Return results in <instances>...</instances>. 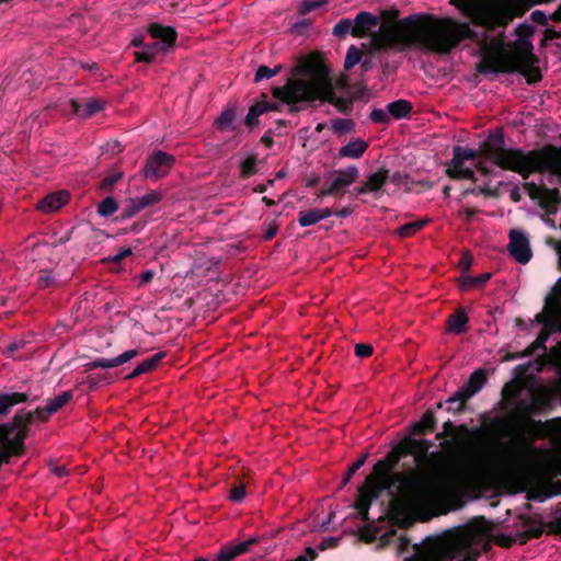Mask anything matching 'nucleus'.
Wrapping results in <instances>:
<instances>
[{
    "instance_id": "nucleus-1",
    "label": "nucleus",
    "mask_w": 561,
    "mask_h": 561,
    "mask_svg": "<svg viewBox=\"0 0 561 561\" xmlns=\"http://www.w3.org/2000/svg\"><path fill=\"white\" fill-rule=\"evenodd\" d=\"M397 7L382 9L379 30L373 34L376 49L403 51L412 46L447 55L463 39H478V33L468 23L453 18L437 19L431 14H411L399 20Z\"/></svg>"
},
{
    "instance_id": "nucleus-2",
    "label": "nucleus",
    "mask_w": 561,
    "mask_h": 561,
    "mask_svg": "<svg viewBox=\"0 0 561 561\" xmlns=\"http://www.w3.org/2000/svg\"><path fill=\"white\" fill-rule=\"evenodd\" d=\"M479 157L491 161L502 170L518 173L524 180H527L533 172H542L545 169L553 172L561 170V154L552 145L527 152L520 148H506L502 129L491 131L479 144L478 149L455 146L450 162L451 165L461 167L466 160H476Z\"/></svg>"
},
{
    "instance_id": "nucleus-3",
    "label": "nucleus",
    "mask_w": 561,
    "mask_h": 561,
    "mask_svg": "<svg viewBox=\"0 0 561 561\" xmlns=\"http://www.w3.org/2000/svg\"><path fill=\"white\" fill-rule=\"evenodd\" d=\"M400 460L397 453L391 449L385 458L374 465L371 474L367 476L365 481L369 485H388L387 491L399 483L400 492L411 503L417 508L427 511L426 517L422 518L423 522L432 516L447 513L448 508H440L444 504L438 485V470L431 469L424 472L415 469L408 473L393 472Z\"/></svg>"
},
{
    "instance_id": "nucleus-4",
    "label": "nucleus",
    "mask_w": 561,
    "mask_h": 561,
    "mask_svg": "<svg viewBox=\"0 0 561 561\" xmlns=\"http://www.w3.org/2000/svg\"><path fill=\"white\" fill-rule=\"evenodd\" d=\"M502 463L518 491L527 492L528 500L543 502L561 495V481L557 479L561 470L553 466L531 465L526 449L505 445Z\"/></svg>"
},
{
    "instance_id": "nucleus-5",
    "label": "nucleus",
    "mask_w": 561,
    "mask_h": 561,
    "mask_svg": "<svg viewBox=\"0 0 561 561\" xmlns=\"http://www.w3.org/2000/svg\"><path fill=\"white\" fill-rule=\"evenodd\" d=\"M481 540V531L472 524L456 526L413 545V554L403 561H477Z\"/></svg>"
},
{
    "instance_id": "nucleus-6",
    "label": "nucleus",
    "mask_w": 561,
    "mask_h": 561,
    "mask_svg": "<svg viewBox=\"0 0 561 561\" xmlns=\"http://www.w3.org/2000/svg\"><path fill=\"white\" fill-rule=\"evenodd\" d=\"M518 39L513 49L503 50L492 57L485 68L491 72L519 73L524 76L528 84H535L542 79L539 58L534 54L533 43L528 39L534 34V27L529 24H519L516 28Z\"/></svg>"
},
{
    "instance_id": "nucleus-7",
    "label": "nucleus",
    "mask_w": 561,
    "mask_h": 561,
    "mask_svg": "<svg viewBox=\"0 0 561 561\" xmlns=\"http://www.w3.org/2000/svg\"><path fill=\"white\" fill-rule=\"evenodd\" d=\"M293 75L313 78L314 89L305 94L306 99H317L322 102H328L334 105L336 110L344 115L352 113L354 98L336 95L329 70L323 64L309 59L301 60L293 69Z\"/></svg>"
},
{
    "instance_id": "nucleus-8",
    "label": "nucleus",
    "mask_w": 561,
    "mask_h": 561,
    "mask_svg": "<svg viewBox=\"0 0 561 561\" xmlns=\"http://www.w3.org/2000/svg\"><path fill=\"white\" fill-rule=\"evenodd\" d=\"M535 323L542 325L535 341H533L519 357L533 356L538 350L546 351V343L554 332H561V302L554 296H547L541 312L534 319Z\"/></svg>"
},
{
    "instance_id": "nucleus-9",
    "label": "nucleus",
    "mask_w": 561,
    "mask_h": 561,
    "mask_svg": "<svg viewBox=\"0 0 561 561\" xmlns=\"http://www.w3.org/2000/svg\"><path fill=\"white\" fill-rule=\"evenodd\" d=\"M314 89L313 78H288L282 87H275L272 94L275 99L289 105L288 112L294 114L302 110L299 102L317 101V99H306L305 94Z\"/></svg>"
},
{
    "instance_id": "nucleus-10",
    "label": "nucleus",
    "mask_w": 561,
    "mask_h": 561,
    "mask_svg": "<svg viewBox=\"0 0 561 561\" xmlns=\"http://www.w3.org/2000/svg\"><path fill=\"white\" fill-rule=\"evenodd\" d=\"M33 423V413H16L10 422L0 425V440L10 444L23 454L27 427Z\"/></svg>"
},
{
    "instance_id": "nucleus-11",
    "label": "nucleus",
    "mask_w": 561,
    "mask_h": 561,
    "mask_svg": "<svg viewBox=\"0 0 561 561\" xmlns=\"http://www.w3.org/2000/svg\"><path fill=\"white\" fill-rule=\"evenodd\" d=\"M360 537L364 541L377 542V549L393 547L398 553L407 551L410 541L397 529L392 528L380 534V529L374 525H366L360 529Z\"/></svg>"
},
{
    "instance_id": "nucleus-12",
    "label": "nucleus",
    "mask_w": 561,
    "mask_h": 561,
    "mask_svg": "<svg viewBox=\"0 0 561 561\" xmlns=\"http://www.w3.org/2000/svg\"><path fill=\"white\" fill-rule=\"evenodd\" d=\"M147 32L153 39V48L159 53L165 54L174 48L178 39V32L173 26L151 22L147 26Z\"/></svg>"
},
{
    "instance_id": "nucleus-13",
    "label": "nucleus",
    "mask_w": 561,
    "mask_h": 561,
    "mask_svg": "<svg viewBox=\"0 0 561 561\" xmlns=\"http://www.w3.org/2000/svg\"><path fill=\"white\" fill-rule=\"evenodd\" d=\"M175 161L174 156L158 150L152 156L148 157L144 168V175L147 179L156 180L164 178L175 164Z\"/></svg>"
},
{
    "instance_id": "nucleus-14",
    "label": "nucleus",
    "mask_w": 561,
    "mask_h": 561,
    "mask_svg": "<svg viewBox=\"0 0 561 561\" xmlns=\"http://www.w3.org/2000/svg\"><path fill=\"white\" fill-rule=\"evenodd\" d=\"M387 490L388 485H369L366 481L358 488V496L354 507L358 511L359 518L363 522L369 520V508L373 501L377 500Z\"/></svg>"
},
{
    "instance_id": "nucleus-15",
    "label": "nucleus",
    "mask_w": 561,
    "mask_h": 561,
    "mask_svg": "<svg viewBox=\"0 0 561 561\" xmlns=\"http://www.w3.org/2000/svg\"><path fill=\"white\" fill-rule=\"evenodd\" d=\"M486 370L477 369L470 376L467 382L460 387L451 397L450 401H460L459 408L463 405L465 401H469L474 394H477L486 383Z\"/></svg>"
},
{
    "instance_id": "nucleus-16",
    "label": "nucleus",
    "mask_w": 561,
    "mask_h": 561,
    "mask_svg": "<svg viewBox=\"0 0 561 561\" xmlns=\"http://www.w3.org/2000/svg\"><path fill=\"white\" fill-rule=\"evenodd\" d=\"M508 252L510 255L520 264H526L530 261L533 252L530 249L529 240L519 230L512 229L508 234Z\"/></svg>"
},
{
    "instance_id": "nucleus-17",
    "label": "nucleus",
    "mask_w": 561,
    "mask_h": 561,
    "mask_svg": "<svg viewBox=\"0 0 561 561\" xmlns=\"http://www.w3.org/2000/svg\"><path fill=\"white\" fill-rule=\"evenodd\" d=\"M359 176V170L356 165H350L345 169L334 170L325 180L337 196H343L346 188L352 185Z\"/></svg>"
},
{
    "instance_id": "nucleus-18",
    "label": "nucleus",
    "mask_w": 561,
    "mask_h": 561,
    "mask_svg": "<svg viewBox=\"0 0 561 561\" xmlns=\"http://www.w3.org/2000/svg\"><path fill=\"white\" fill-rule=\"evenodd\" d=\"M354 22L353 37L364 38L371 36L373 30L379 25V18L367 11H360L356 14Z\"/></svg>"
},
{
    "instance_id": "nucleus-19",
    "label": "nucleus",
    "mask_w": 561,
    "mask_h": 561,
    "mask_svg": "<svg viewBox=\"0 0 561 561\" xmlns=\"http://www.w3.org/2000/svg\"><path fill=\"white\" fill-rule=\"evenodd\" d=\"M410 446L412 449V456H414V460L417 466L423 465L426 460L436 462L442 459V455L439 453H428L430 449L434 446L431 440L424 438L416 439L411 437Z\"/></svg>"
},
{
    "instance_id": "nucleus-20",
    "label": "nucleus",
    "mask_w": 561,
    "mask_h": 561,
    "mask_svg": "<svg viewBox=\"0 0 561 561\" xmlns=\"http://www.w3.org/2000/svg\"><path fill=\"white\" fill-rule=\"evenodd\" d=\"M139 354H140V352L137 348L128 350L113 358H98L95 360H92V362L85 364L84 367H85L87 371L93 370L96 368H104V369L114 368V367H118V366L129 362L130 359L137 357Z\"/></svg>"
},
{
    "instance_id": "nucleus-21",
    "label": "nucleus",
    "mask_w": 561,
    "mask_h": 561,
    "mask_svg": "<svg viewBox=\"0 0 561 561\" xmlns=\"http://www.w3.org/2000/svg\"><path fill=\"white\" fill-rule=\"evenodd\" d=\"M260 537H251L237 545H226L217 553L216 561H232L238 556L248 552L252 546L260 542Z\"/></svg>"
},
{
    "instance_id": "nucleus-22",
    "label": "nucleus",
    "mask_w": 561,
    "mask_h": 561,
    "mask_svg": "<svg viewBox=\"0 0 561 561\" xmlns=\"http://www.w3.org/2000/svg\"><path fill=\"white\" fill-rule=\"evenodd\" d=\"M105 103L100 99H87L83 101L71 99L70 107L81 118H89L104 108Z\"/></svg>"
},
{
    "instance_id": "nucleus-23",
    "label": "nucleus",
    "mask_w": 561,
    "mask_h": 561,
    "mask_svg": "<svg viewBox=\"0 0 561 561\" xmlns=\"http://www.w3.org/2000/svg\"><path fill=\"white\" fill-rule=\"evenodd\" d=\"M443 432H446L448 436H453L451 440L444 442L442 446L448 448L449 446L461 445L471 434L470 428L466 424L455 426L454 423L448 420L443 424Z\"/></svg>"
},
{
    "instance_id": "nucleus-24",
    "label": "nucleus",
    "mask_w": 561,
    "mask_h": 561,
    "mask_svg": "<svg viewBox=\"0 0 561 561\" xmlns=\"http://www.w3.org/2000/svg\"><path fill=\"white\" fill-rule=\"evenodd\" d=\"M69 201V193L59 191L50 193L37 203V209L42 213H54L61 208Z\"/></svg>"
},
{
    "instance_id": "nucleus-25",
    "label": "nucleus",
    "mask_w": 561,
    "mask_h": 561,
    "mask_svg": "<svg viewBox=\"0 0 561 561\" xmlns=\"http://www.w3.org/2000/svg\"><path fill=\"white\" fill-rule=\"evenodd\" d=\"M469 323V317L467 316L463 308L456 309L455 312L449 314L446 319V331L456 335H460L467 332Z\"/></svg>"
},
{
    "instance_id": "nucleus-26",
    "label": "nucleus",
    "mask_w": 561,
    "mask_h": 561,
    "mask_svg": "<svg viewBox=\"0 0 561 561\" xmlns=\"http://www.w3.org/2000/svg\"><path fill=\"white\" fill-rule=\"evenodd\" d=\"M437 420L433 410H427L422 417L415 422L411 427L412 436H424L433 433L436 430Z\"/></svg>"
},
{
    "instance_id": "nucleus-27",
    "label": "nucleus",
    "mask_w": 561,
    "mask_h": 561,
    "mask_svg": "<svg viewBox=\"0 0 561 561\" xmlns=\"http://www.w3.org/2000/svg\"><path fill=\"white\" fill-rule=\"evenodd\" d=\"M165 356H167L165 352H159V353H156L154 355H152L151 357L144 359L140 364H138L135 367V369L130 374H128L125 377V379H127V380L134 379V378L139 377L142 374L150 373V371L154 370L159 366L160 362Z\"/></svg>"
},
{
    "instance_id": "nucleus-28",
    "label": "nucleus",
    "mask_w": 561,
    "mask_h": 561,
    "mask_svg": "<svg viewBox=\"0 0 561 561\" xmlns=\"http://www.w3.org/2000/svg\"><path fill=\"white\" fill-rule=\"evenodd\" d=\"M389 181V170L386 168H380L376 172L369 174L367 180L364 182L369 194H374L378 196L381 188Z\"/></svg>"
},
{
    "instance_id": "nucleus-29",
    "label": "nucleus",
    "mask_w": 561,
    "mask_h": 561,
    "mask_svg": "<svg viewBox=\"0 0 561 561\" xmlns=\"http://www.w3.org/2000/svg\"><path fill=\"white\" fill-rule=\"evenodd\" d=\"M27 399L28 396L24 392H0V416L8 415L14 405L24 403Z\"/></svg>"
},
{
    "instance_id": "nucleus-30",
    "label": "nucleus",
    "mask_w": 561,
    "mask_h": 561,
    "mask_svg": "<svg viewBox=\"0 0 561 561\" xmlns=\"http://www.w3.org/2000/svg\"><path fill=\"white\" fill-rule=\"evenodd\" d=\"M368 148V142L360 139L354 138L348 144L342 146L339 150V157L359 159Z\"/></svg>"
},
{
    "instance_id": "nucleus-31",
    "label": "nucleus",
    "mask_w": 561,
    "mask_h": 561,
    "mask_svg": "<svg viewBox=\"0 0 561 561\" xmlns=\"http://www.w3.org/2000/svg\"><path fill=\"white\" fill-rule=\"evenodd\" d=\"M237 113L234 107H226L215 121V126L220 131L237 130L234 121Z\"/></svg>"
},
{
    "instance_id": "nucleus-32",
    "label": "nucleus",
    "mask_w": 561,
    "mask_h": 561,
    "mask_svg": "<svg viewBox=\"0 0 561 561\" xmlns=\"http://www.w3.org/2000/svg\"><path fill=\"white\" fill-rule=\"evenodd\" d=\"M412 103L407 100H397L388 103L387 110L390 116L396 119H402L410 115L412 112Z\"/></svg>"
},
{
    "instance_id": "nucleus-33",
    "label": "nucleus",
    "mask_w": 561,
    "mask_h": 561,
    "mask_svg": "<svg viewBox=\"0 0 561 561\" xmlns=\"http://www.w3.org/2000/svg\"><path fill=\"white\" fill-rule=\"evenodd\" d=\"M492 274L486 272L478 276H471L469 274H462L460 276V288L468 290L471 288H480L491 278Z\"/></svg>"
},
{
    "instance_id": "nucleus-34",
    "label": "nucleus",
    "mask_w": 561,
    "mask_h": 561,
    "mask_svg": "<svg viewBox=\"0 0 561 561\" xmlns=\"http://www.w3.org/2000/svg\"><path fill=\"white\" fill-rule=\"evenodd\" d=\"M73 398V393L71 390L64 391L59 396L47 399L46 400V412L48 414H54L58 412L62 407H65L68 402H70Z\"/></svg>"
},
{
    "instance_id": "nucleus-35",
    "label": "nucleus",
    "mask_w": 561,
    "mask_h": 561,
    "mask_svg": "<svg viewBox=\"0 0 561 561\" xmlns=\"http://www.w3.org/2000/svg\"><path fill=\"white\" fill-rule=\"evenodd\" d=\"M561 204V193L558 188L543 187L540 205L547 209L556 208Z\"/></svg>"
},
{
    "instance_id": "nucleus-36",
    "label": "nucleus",
    "mask_w": 561,
    "mask_h": 561,
    "mask_svg": "<svg viewBox=\"0 0 561 561\" xmlns=\"http://www.w3.org/2000/svg\"><path fill=\"white\" fill-rule=\"evenodd\" d=\"M264 106H261L260 102H256L252 106H250L249 112L244 118V125L249 129H254L259 124V117L265 113Z\"/></svg>"
},
{
    "instance_id": "nucleus-37",
    "label": "nucleus",
    "mask_w": 561,
    "mask_h": 561,
    "mask_svg": "<svg viewBox=\"0 0 561 561\" xmlns=\"http://www.w3.org/2000/svg\"><path fill=\"white\" fill-rule=\"evenodd\" d=\"M446 174L453 180L468 179V180H471L472 182L477 181L474 172L471 169L463 168L462 165L461 167L451 165V162L449 163V165L446 170Z\"/></svg>"
},
{
    "instance_id": "nucleus-38",
    "label": "nucleus",
    "mask_w": 561,
    "mask_h": 561,
    "mask_svg": "<svg viewBox=\"0 0 561 561\" xmlns=\"http://www.w3.org/2000/svg\"><path fill=\"white\" fill-rule=\"evenodd\" d=\"M331 129L337 136L350 134L355 130V122L351 118H335L331 121Z\"/></svg>"
},
{
    "instance_id": "nucleus-39",
    "label": "nucleus",
    "mask_w": 561,
    "mask_h": 561,
    "mask_svg": "<svg viewBox=\"0 0 561 561\" xmlns=\"http://www.w3.org/2000/svg\"><path fill=\"white\" fill-rule=\"evenodd\" d=\"M118 209V203L112 196L105 197L98 204L96 211L101 217L108 218Z\"/></svg>"
},
{
    "instance_id": "nucleus-40",
    "label": "nucleus",
    "mask_w": 561,
    "mask_h": 561,
    "mask_svg": "<svg viewBox=\"0 0 561 561\" xmlns=\"http://www.w3.org/2000/svg\"><path fill=\"white\" fill-rule=\"evenodd\" d=\"M142 210V207H140V203L138 198H130L126 201L125 206L123 207L121 215L116 218L117 221L130 219L136 214Z\"/></svg>"
},
{
    "instance_id": "nucleus-41",
    "label": "nucleus",
    "mask_w": 561,
    "mask_h": 561,
    "mask_svg": "<svg viewBox=\"0 0 561 561\" xmlns=\"http://www.w3.org/2000/svg\"><path fill=\"white\" fill-rule=\"evenodd\" d=\"M257 172V157L255 154L248 157L240 163L241 179H249L250 176L256 174Z\"/></svg>"
},
{
    "instance_id": "nucleus-42",
    "label": "nucleus",
    "mask_w": 561,
    "mask_h": 561,
    "mask_svg": "<svg viewBox=\"0 0 561 561\" xmlns=\"http://www.w3.org/2000/svg\"><path fill=\"white\" fill-rule=\"evenodd\" d=\"M354 22L351 19H341L332 30V34L337 38H345L348 34L353 36Z\"/></svg>"
},
{
    "instance_id": "nucleus-43",
    "label": "nucleus",
    "mask_w": 561,
    "mask_h": 561,
    "mask_svg": "<svg viewBox=\"0 0 561 561\" xmlns=\"http://www.w3.org/2000/svg\"><path fill=\"white\" fill-rule=\"evenodd\" d=\"M427 222L428 220L424 219L404 224L397 229V233L403 238L411 237L421 230Z\"/></svg>"
},
{
    "instance_id": "nucleus-44",
    "label": "nucleus",
    "mask_w": 561,
    "mask_h": 561,
    "mask_svg": "<svg viewBox=\"0 0 561 561\" xmlns=\"http://www.w3.org/2000/svg\"><path fill=\"white\" fill-rule=\"evenodd\" d=\"M363 51L355 45H351L346 51L344 60V69L351 70L354 66L362 61Z\"/></svg>"
},
{
    "instance_id": "nucleus-45",
    "label": "nucleus",
    "mask_w": 561,
    "mask_h": 561,
    "mask_svg": "<svg viewBox=\"0 0 561 561\" xmlns=\"http://www.w3.org/2000/svg\"><path fill=\"white\" fill-rule=\"evenodd\" d=\"M318 208L300 210L298 213V224L300 227H309L319 222Z\"/></svg>"
},
{
    "instance_id": "nucleus-46",
    "label": "nucleus",
    "mask_w": 561,
    "mask_h": 561,
    "mask_svg": "<svg viewBox=\"0 0 561 561\" xmlns=\"http://www.w3.org/2000/svg\"><path fill=\"white\" fill-rule=\"evenodd\" d=\"M58 285V280L55 278V276L51 274L48 270H41L38 272L37 277V287L39 289H48L56 287Z\"/></svg>"
},
{
    "instance_id": "nucleus-47",
    "label": "nucleus",
    "mask_w": 561,
    "mask_h": 561,
    "mask_svg": "<svg viewBox=\"0 0 561 561\" xmlns=\"http://www.w3.org/2000/svg\"><path fill=\"white\" fill-rule=\"evenodd\" d=\"M157 54H159V51L153 48L152 44H148L141 50L135 51L134 57L138 62L150 64L154 60Z\"/></svg>"
},
{
    "instance_id": "nucleus-48",
    "label": "nucleus",
    "mask_w": 561,
    "mask_h": 561,
    "mask_svg": "<svg viewBox=\"0 0 561 561\" xmlns=\"http://www.w3.org/2000/svg\"><path fill=\"white\" fill-rule=\"evenodd\" d=\"M543 534V529L541 525L530 526L525 531L518 534V542L519 545H525L530 539L540 538Z\"/></svg>"
},
{
    "instance_id": "nucleus-49",
    "label": "nucleus",
    "mask_w": 561,
    "mask_h": 561,
    "mask_svg": "<svg viewBox=\"0 0 561 561\" xmlns=\"http://www.w3.org/2000/svg\"><path fill=\"white\" fill-rule=\"evenodd\" d=\"M368 458V454L363 455L358 459H356L347 469L343 480L341 488L345 486L352 479V477L356 473L357 470H359L366 462Z\"/></svg>"
},
{
    "instance_id": "nucleus-50",
    "label": "nucleus",
    "mask_w": 561,
    "mask_h": 561,
    "mask_svg": "<svg viewBox=\"0 0 561 561\" xmlns=\"http://www.w3.org/2000/svg\"><path fill=\"white\" fill-rule=\"evenodd\" d=\"M282 68H283L282 65H277L273 69L265 65H261L256 70L254 81L260 82L263 79H270V78L278 75L282 71Z\"/></svg>"
},
{
    "instance_id": "nucleus-51",
    "label": "nucleus",
    "mask_w": 561,
    "mask_h": 561,
    "mask_svg": "<svg viewBox=\"0 0 561 561\" xmlns=\"http://www.w3.org/2000/svg\"><path fill=\"white\" fill-rule=\"evenodd\" d=\"M329 0H302V2L298 7V13L300 15H306L311 11L325 5Z\"/></svg>"
},
{
    "instance_id": "nucleus-52",
    "label": "nucleus",
    "mask_w": 561,
    "mask_h": 561,
    "mask_svg": "<svg viewBox=\"0 0 561 561\" xmlns=\"http://www.w3.org/2000/svg\"><path fill=\"white\" fill-rule=\"evenodd\" d=\"M137 198L140 203V207H142V209H145L149 206L158 204L162 199V194L157 191H150L149 193L145 194L144 196H140Z\"/></svg>"
},
{
    "instance_id": "nucleus-53",
    "label": "nucleus",
    "mask_w": 561,
    "mask_h": 561,
    "mask_svg": "<svg viewBox=\"0 0 561 561\" xmlns=\"http://www.w3.org/2000/svg\"><path fill=\"white\" fill-rule=\"evenodd\" d=\"M247 495L245 486L243 483L233 484L229 492V499L234 503H240Z\"/></svg>"
},
{
    "instance_id": "nucleus-54",
    "label": "nucleus",
    "mask_w": 561,
    "mask_h": 561,
    "mask_svg": "<svg viewBox=\"0 0 561 561\" xmlns=\"http://www.w3.org/2000/svg\"><path fill=\"white\" fill-rule=\"evenodd\" d=\"M410 442H411V437H407L392 448L397 453V455L399 456L400 459L405 456H410V455L412 456V449L410 446Z\"/></svg>"
},
{
    "instance_id": "nucleus-55",
    "label": "nucleus",
    "mask_w": 561,
    "mask_h": 561,
    "mask_svg": "<svg viewBox=\"0 0 561 561\" xmlns=\"http://www.w3.org/2000/svg\"><path fill=\"white\" fill-rule=\"evenodd\" d=\"M369 118L374 123L383 125H387L390 122V116L382 108H374L369 114Z\"/></svg>"
},
{
    "instance_id": "nucleus-56",
    "label": "nucleus",
    "mask_w": 561,
    "mask_h": 561,
    "mask_svg": "<svg viewBox=\"0 0 561 561\" xmlns=\"http://www.w3.org/2000/svg\"><path fill=\"white\" fill-rule=\"evenodd\" d=\"M545 186H539L534 182H526L524 188L531 199H540Z\"/></svg>"
},
{
    "instance_id": "nucleus-57",
    "label": "nucleus",
    "mask_w": 561,
    "mask_h": 561,
    "mask_svg": "<svg viewBox=\"0 0 561 561\" xmlns=\"http://www.w3.org/2000/svg\"><path fill=\"white\" fill-rule=\"evenodd\" d=\"M374 348L370 344L358 343L355 345V355L360 358H367L371 356Z\"/></svg>"
},
{
    "instance_id": "nucleus-58",
    "label": "nucleus",
    "mask_w": 561,
    "mask_h": 561,
    "mask_svg": "<svg viewBox=\"0 0 561 561\" xmlns=\"http://www.w3.org/2000/svg\"><path fill=\"white\" fill-rule=\"evenodd\" d=\"M450 3L461 11H471L477 7L478 0H450Z\"/></svg>"
},
{
    "instance_id": "nucleus-59",
    "label": "nucleus",
    "mask_w": 561,
    "mask_h": 561,
    "mask_svg": "<svg viewBox=\"0 0 561 561\" xmlns=\"http://www.w3.org/2000/svg\"><path fill=\"white\" fill-rule=\"evenodd\" d=\"M121 173H116L104 178L100 184V188L103 191H111L113 185L121 179Z\"/></svg>"
},
{
    "instance_id": "nucleus-60",
    "label": "nucleus",
    "mask_w": 561,
    "mask_h": 561,
    "mask_svg": "<svg viewBox=\"0 0 561 561\" xmlns=\"http://www.w3.org/2000/svg\"><path fill=\"white\" fill-rule=\"evenodd\" d=\"M467 402L468 401H465L463 402V405L461 408H459V403L460 401H454L451 402L450 401V397L445 401V403L447 404V408H446V411L449 412V413H454V414H460L462 413L466 408H467Z\"/></svg>"
},
{
    "instance_id": "nucleus-61",
    "label": "nucleus",
    "mask_w": 561,
    "mask_h": 561,
    "mask_svg": "<svg viewBox=\"0 0 561 561\" xmlns=\"http://www.w3.org/2000/svg\"><path fill=\"white\" fill-rule=\"evenodd\" d=\"M318 557L316 549L308 547L305 551L291 561H313Z\"/></svg>"
},
{
    "instance_id": "nucleus-62",
    "label": "nucleus",
    "mask_w": 561,
    "mask_h": 561,
    "mask_svg": "<svg viewBox=\"0 0 561 561\" xmlns=\"http://www.w3.org/2000/svg\"><path fill=\"white\" fill-rule=\"evenodd\" d=\"M472 262H473V257L469 252H466L461 255L460 261H459V266L461 268V275L468 274Z\"/></svg>"
},
{
    "instance_id": "nucleus-63",
    "label": "nucleus",
    "mask_w": 561,
    "mask_h": 561,
    "mask_svg": "<svg viewBox=\"0 0 561 561\" xmlns=\"http://www.w3.org/2000/svg\"><path fill=\"white\" fill-rule=\"evenodd\" d=\"M501 185L502 182H499L497 186L492 188L485 184L482 188L479 190V194L483 195L484 197L497 198L500 196L499 187Z\"/></svg>"
},
{
    "instance_id": "nucleus-64",
    "label": "nucleus",
    "mask_w": 561,
    "mask_h": 561,
    "mask_svg": "<svg viewBox=\"0 0 561 561\" xmlns=\"http://www.w3.org/2000/svg\"><path fill=\"white\" fill-rule=\"evenodd\" d=\"M278 232V225L275 221L270 222L262 236L264 241L272 240Z\"/></svg>"
}]
</instances>
